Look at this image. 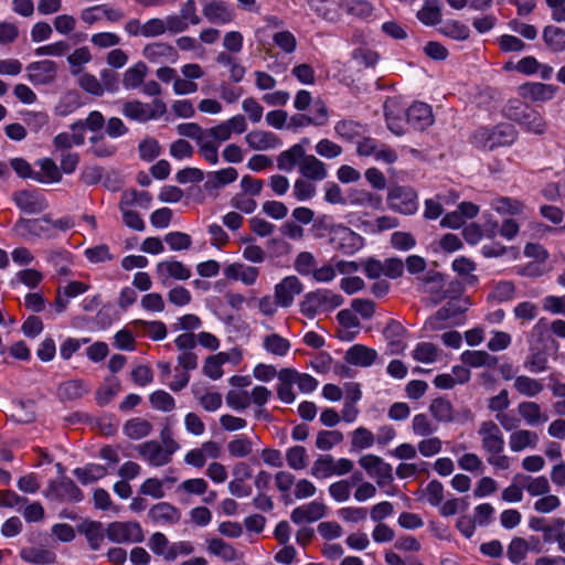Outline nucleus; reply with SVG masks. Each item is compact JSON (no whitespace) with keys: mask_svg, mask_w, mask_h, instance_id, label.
<instances>
[{"mask_svg":"<svg viewBox=\"0 0 565 565\" xmlns=\"http://www.w3.org/2000/svg\"><path fill=\"white\" fill-rule=\"evenodd\" d=\"M497 213L501 215V224L497 223L499 233L508 241H512L520 231V221L526 216L525 205L508 196L497 199Z\"/></svg>","mask_w":565,"mask_h":565,"instance_id":"1","label":"nucleus"},{"mask_svg":"<svg viewBox=\"0 0 565 565\" xmlns=\"http://www.w3.org/2000/svg\"><path fill=\"white\" fill-rule=\"evenodd\" d=\"M503 114L519 121L529 132L542 135L546 130V121L542 114L529 107H524L519 99L510 100L503 108Z\"/></svg>","mask_w":565,"mask_h":565,"instance_id":"2","label":"nucleus"},{"mask_svg":"<svg viewBox=\"0 0 565 565\" xmlns=\"http://www.w3.org/2000/svg\"><path fill=\"white\" fill-rule=\"evenodd\" d=\"M166 111L167 105L160 98H154L150 105L140 100H130L125 103L122 107V115L138 122L158 119L163 116Z\"/></svg>","mask_w":565,"mask_h":565,"instance_id":"3","label":"nucleus"},{"mask_svg":"<svg viewBox=\"0 0 565 565\" xmlns=\"http://www.w3.org/2000/svg\"><path fill=\"white\" fill-rule=\"evenodd\" d=\"M331 243L334 248L345 256H352L364 247L363 236L343 224L333 225L331 228Z\"/></svg>","mask_w":565,"mask_h":565,"instance_id":"4","label":"nucleus"},{"mask_svg":"<svg viewBox=\"0 0 565 565\" xmlns=\"http://www.w3.org/2000/svg\"><path fill=\"white\" fill-rule=\"evenodd\" d=\"M387 205L396 213L413 215L418 210L417 193L411 186L395 185L387 193Z\"/></svg>","mask_w":565,"mask_h":565,"instance_id":"5","label":"nucleus"},{"mask_svg":"<svg viewBox=\"0 0 565 565\" xmlns=\"http://www.w3.org/2000/svg\"><path fill=\"white\" fill-rule=\"evenodd\" d=\"M106 536L114 543H141L145 540L143 530L137 521H114L106 527Z\"/></svg>","mask_w":565,"mask_h":565,"instance_id":"6","label":"nucleus"},{"mask_svg":"<svg viewBox=\"0 0 565 565\" xmlns=\"http://www.w3.org/2000/svg\"><path fill=\"white\" fill-rule=\"evenodd\" d=\"M51 223V215L45 214L41 218H25L20 217L13 226L15 233L21 237H38L45 239H53L56 233L49 226Z\"/></svg>","mask_w":565,"mask_h":565,"instance_id":"7","label":"nucleus"},{"mask_svg":"<svg viewBox=\"0 0 565 565\" xmlns=\"http://www.w3.org/2000/svg\"><path fill=\"white\" fill-rule=\"evenodd\" d=\"M47 491V497L58 502L78 503L85 498L81 488L67 476L51 480Z\"/></svg>","mask_w":565,"mask_h":565,"instance_id":"8","label":"nucleus"},{"mask_svg":"<svg viewBox=\"0 0 565 565\" xmlns=\"http://www.w3.org/2000/svg\"><path fill=\"white\" fill-rule=\"evenodd\" d=\"M12 201L25 214H39L49 207L47 200L39 189H23L13 192Z\"/></svg>","mask_w":565,"mask_h":565,"instance_id":"9","label":"nucleus"},{"mask_svg":"<svg viewBox=\"0 0 565 565\" xmlns=\"http://www.w3.org/2000/svg\"><path fill=\"white\" fill-rule=\"evenodd\" d=\"M405 122L414 130L424 131L435 122L433 108L429 104L416 100L405 111Z\"/></svg>","mask_w":565,"mask_h":565,"instance_id":"10","label":"nucleus"},{"mask_svg":"<svg viewBox=\"0 0 565 565\" xmlns=\"http://www.w3.org/2000/svg\"><path fill=\"white\" fill-rule=\"evenodd\" d=\"M26 78L33 85H49L56 79L57 65L52 60L35 61L26 66Z\"/></svg>","mask_w":565,"mask_h":565,"instance_id":"11","label":"nucleus"},{"mask_svg":"<svg viewBox=\"0 0 565 565\" xmlns=\"http://www.w3.org/2000/svg\"><path fill=\"white\" fill-rule=\"evenodd\" d=\"M303 290V284L297 276H287L275 286L276 303L281 308H289L295 296L300 295Z\"/></svg>","mask_w":565,"mask_h":565,"instance_id":"12","label":"nucleus"},{"mask_svg":"<svg viewBox=\"0 0 565 565\" xmlns=\"http://www.w3.org/2000/svg\"><path fill=\"white\" fill-rule=\"evenodd\" d=\"M202 13L213 24L224 25L235 18L234 8L223 0H209L203 4Z\"/></svg>","mask_w":565,"mask_h":565,"instance_id":"13","label":"nucleus"},{"mask_svg":"<svg viewBox=\"0 0 565 565\" xmlns=\"http://www.w3.org/2000/svg\"><path fill=\"white\" fill-rule=\"evenodd\" d=\"M557 86L540 82L526 83L519 87V94L522 98L534 102L545 103L555 97Z\"/></svg>","mask_w":565,"mask_h":565,"instance_id":"14","label":"nucleus"},{"mask_svg":"<svg viewBox=\"0 0 565 565\" xmlns=\"http://www.w3.org/2000/svg\"><path fill=\"white\" fill-rule=\"evenodd\" d=\"M148 518L156 525H173L179 523L181 511L173 504L162 501L149 509Z\"/></svg>","mask_w":565,"mask_h":565,"instance_id":"15","label":"nucleus"},{"mask_svg":"<svg viewBox=\"0 0 565 565\" xmlns=\"http://www.w3.org/2000/svg\"><path fill=\"white\" fill-rule=\"evenodd\" d=\"M377 358L379 354L375 349L360 343L350 347L344 354V361L348 364L360 367L372 366L376 362Z\"/></svg>","mask_w":565,"mask_h":565,"instance_id":"16","label":"nucleus"},{"mask_svg":"<svg viewBox=\"0 0 565 565\" xmlns=\"http://www.w3.org/2000/svg\"><path fill=\"white\" fill-rule=\"evenodd\" d=\"M467 310L468 307L466 302L462 305V301L459 298L452 297V299H449L436 311L429 322L434 329L441 328L440 326H435V322L439 321L450 320L454 323H458L457 319L461 318Z\"/></svg>","mask_w":565,"mask_h":565,"instance_id":"17","label":"nucleus"},{"mask_svg":"<svg viewBox=\"0 0 565 565\" xmlns=\"http://www.w3.org/2000/svg\"><path fill=\"white\" fill-rule=\"evenodd\" d=\"M139 454L147 459L150 465L161 467L169 463L174 454V449H164L158 441L150 440L139 446Z\"/></svg>","mask_w":565,"mask_h":565,"instance_id":"18","label":"nucleus"},{"mask_svg":"<svg viewBox=\"0 0 565 565\" xmlns=\"http://www.w3.org/2000/svg\"><path fill=\"white\" fill-rule=\"evenodd\" d=\"M327 513V508L322 502L311 501L308 504L295 508L291 511L290 520L295 524L303 522H316L322 519Z\"/></svg>","mask_w":565,"mask_h":565,"instance_id":"19","label":"nucleus"},{"mask_svg":"<svg viewBox=\"0 0 565 565\" xmlns=\"http://www.w3.org/2000/svg\"><path fill=\"white\" fill-rule=\"evenodd\" d=\"M142 55L150 63H158L161 60L174 63L178 58L177 50L166 42H153L147 44L142 50Z\"/></svg>","mask_w":565,"mask_h":565,"instance_id":"20","label":"nucleus"},{"mask_svg":"<svg viewBox=\"0 0 565 565\" xmlns=\"http://www.w3.org/2000/svg\"><path fill=\"white\" fill-rule=\"evenodd\" d=\"M76 530L84 534L92 551H98L106 536L103 523L94 520H85L76 526Z\"/></svg>","mask_w":565,"mask_h":565,"instance_id":"21","label":"nucleus"},{"mask_svg":"<svg viewBox=\"0 0 565 565\" xmlns=\"http://www.w3.org/2000/svg\"><path fill=\"white\" fill-rule=\"evenodd\" d=\"M157 274L166 281L167 278L186 280L191 277V270L183 263L177 259H167L157 264Z\"/></svg>","mask_w":565,"mask_h":565,"instance_id":"22","label":"nucleus"},{"mask_svg":"<svg viewBox=\"0 0 565 565\" xmlns=\"http://www.w3.org/2000/svg\"><path fill=\"white\" fill-rule=\"evenodd\" d=\"M19 556L25 563L33 565H52L56 563V554L44 547H22Z\"/></svg>","mask_w":565,"mask_h":565,"instance_id":"23","label":"nucleus"},{"mask_svg":"<svg viewBox=\"0 0 565 565\" xmlns=\"http://www.w3.org/2000/svg\"><path fill=\"white\" fill-rule=\"evenodd\" d=\"M246 141L252 149L267 150L275 149L281 146V139L271 131H250L246 136Z\"/></svg>","mask_w":565,"mask_h":565,"instance_id":"24","label":"nucleus"},{"mask_svg":"<svg viewBox=\"0 0 565 565\" xmlns=\"http://www.w3.org/2000/svg\"><path fill=\"white\" fill-rule=\"evenodd\" d=\"M206 177L207 179L204 183V189L211 192L236 181L238 172L235 168L228 167L218 171L207 172Z\"/></svg>","mask_w":565,"mask_h":565,"instance_id":"25","label":"nucleus"},{"mask_svg":"<svg viewBox=\"0 0 565 565\" xmlns=\"http://www.w3.org/2000/svg\"><path fill=\"white\" fill-rule=\"evenodd\" d=\"M518 412L524 422L532 427L545 424L548 416L542 411L541 405L535 402H522L518 406Z\"/></svg>","mask_w":565,"mask_h":565,"instance_id":"26","label":"nucleus"},{"mask_svg":"<svg viewBox=\"0 0 565 565\" xmlns=\"http://www.w3.org/2000/svg\"><path fill=\"white\" fill-rule=\"evenodd\" d=\"M36 166L41 171H35L34 181L39 183H57L62 180V173L55 161L51 158H42L36 160Z\"/></svg>","mask_w":565,"mask_h":565,"instance_id":"27","label":"nucleus"},{"mask_svg":"<svg viewBox=\"0 0 565 565\" xmlns=\"http://www.w3.org/2000/svg\"><path fill=\"white\" fill-rule=\"evenodd\" d=\"M348 204L383 210V199L380 194L360 189H351L349 191Z\"/></svg>","mask_w":565,"mask_h":565,"instance_id":"28","label":"nucleus"},{"mask_svg":"<svg viewBox=\"0 0 565 565\" xmlns=\"http://www.w3.org/2000/svg\"><path fill=\"white\" fill-rule=\"evenodd\" d=\"M306 156L301 143H296L289 149L282 151L277 158V167L282 171H291L298 163H301Z\"/></svg>","mask_w":565,"mask_h":565,"instance_id":"29","label":"nucleus"},{"mask_svg":"<svg viewBox=\"0 0 565 565\" xmlns=\"http://www.w3.org/2000/svg\"><path fill=\"white\" fill-rule=\"evenodd\" d=\"M83 105L79 92L76 89H70L60 97L58 103L55 106V115L58 117H66Z\"/></svg>","mask_w":565,"mask_h":565,"instance_id":"30","label":"nucleus"},{"mask_svg":"<svg viewBox=\"0 0 565 565\" xmlns=\"http://www.w3.org/2000/svg\"><path fill=\"white\" fill-rule=\"evenodd\" d=\"M300 173L309 180L321 181L327 177L326 164L315 156H305L300 163Z\"/></svg>","mask_w":565,"mask_h":565,"instance_id":"31","label":"nucleus"},{"mask_svg":"<svg viewBox=\"0 0 565 565\" xmlns=\"http://www.w3.org/2000/svg\"><path fill=\"white\" fill-rule=\"evenodd\" d=\"M73 475L82 484L86 486L103 479L107 475V468L99 463L89 462L84 467L75 468Z\"/></svg>","mask_w":565,"mask_h":565,"instance_id":"32","label":"nucleus"},{"mask_svg":"<svg viewBox=\"0 0 565 565\" xmlns=\"http://www.w3.org/2000/svg\"><path fill=\"white\" fill-rule=\"evenodd\" d=\"M88 392L83 380H70L60 384L57 394L61 401H75Z\"/></svg>","mask_w":565,"mask_h":565,"instance_id":"33","label":"nucleus"},{"mask_svg":"<svg viewBox=\"0 0 565 565\" xmlns=\"http://www.w3.org/2000/svg\"><path fill=\"white\" fill-rule=\"evenodd\" d=\"M207 551L225 563L233 562L237 558V552L234 546L220 537L207 540Z\"/></svg>","mask_w":565,"mask_h":565,"instance_id":"34","label":"nucleus"},{"mask_svg":"<svg viewBox=\"0 0 565 565\" xmlns=\"http://www.w3.org/2000/svg\"><path fill=\"white\" fill-rule=\"evenodd\" d=\"M417 19L427 26L441 22V11L438 0H425L422 9L416 14Z\"/></svg>","mask_w":565,"mask_h":565,"instance_id":"35","label":"nucleus"},{"mask_svg":"<svg viewBox=\"0 0 565 565\" xmlns=\"http://www.w3.org/2000/svg\"><path fill=\"white\" fill-rule=\"evenodd\" d=\"M539 539L533 536L529 541L521 537L513 539L508 548L509 558L513 563H520L524 559L529 550L531 547L534 548L536 545H539Z\"/></svg>","mask_w":565,"mask_h":565,"instance_id":"36","label":"nucleus"},{"mask_svg":"<svg viewBox=\"0 0 565 565\" xmlns=\"http://www.w3.org/2000/svg\"><path fill=\"white\" fill-rule=\"evenodd\" d=\"M148 67L143 62H137L126 70L122 77V85L126 89H135L141 86L147 75Z\"/></svg>","mask_w":565,"mask_h":565,"instance_id":"37","label":"nucleus"},{"mask_svg":"<svg viewBox=\"0 0 565 565\" xmlns=\"http://www.w3.org/2000/svg\"><path fill=\"white\" fill-rule=\"evenodd\" d=\"M537 440L539 437L534 431L521 429L511 434L509 445L513 451H522L527 447L534 448Z\"/></svg>","mask_w":565,"mask_h":565,"instance_id":"38","label":"nucleus"},{"mask_svg":"<svg viewBox=\"0 0 565 565\" xmlns=\"http://www.w3.org/2000/svg\"><path fill=\"white\" fill-rule=\"evenodd\" d=\"M152 429V425L147 419L135 417L126 422L124 433L130 439H141L147 437Z\"/></svg>","mask_w":565,"mask_h":565,"instance_id":"39","label":"nucleus"},{"mask_svg":"<svg viewBox=\"0 0 565 565\" xmlns=\"http://www.w3.org/2000/svg\"><path fill=\"white\" fill-rule=\"evenodd\" d=\"M470 142L480 150L491 151L494 149V128L481 126L477 128L471 137Z\"/></svg>","mask_w":565,"mask_h":565,"instance_id":"40","label":"nucleus"},{"mask_svg":"<svg viewBox=\"0 0 565 565\" xmlns=\"http://www.w3.org/2000/svg\"><path fill=\"white\" fill-rule=\"evenodd\" d=\"M513 385L521 395L526 397H535L544 390L541 380L532 379L526 375L516 376Z\"/></svg>","mask_w":565,"mask_h":565,"instance_id":"41","label":"nucleus"},{"mask_svg":"<svg viewBox=\"0 0 565 565\" xmlns=\"http://www.w3.org/2000/svg\"><path fill=\"white\" fill-rule=\"evenodd\" d=\"M364 130V126L361 122L351 119L339 120L334 126L335 134L348 141L360 137Z\"/></svg>","mask_w":565,"mask_h":565,"instance_id":"42","label":"nucleus"},{"mask_svg":"<svg viewBox=\"0 0 565 565\" xmlns=\"http://www.w3.org/2000/svg\"><path fill=\"white\" fill-rule=\"evenodd\" d=\"M228 361V354L218 352L215 355L206 358L202 372L211 380H218L223 375L222 365Z\"/></svg>","mask_w":565,"mask_h":565,"instance_id":"43","label":"nucleus"},{"mask_svg":"<svg viewBox=\"0 0 565 565\" xmlns=\"http://www.w3.org/2000/svg\"><path fill=\"white\" fill-rule=\"evenodd\" d=\"M543 40L551 51L555 53L565 51V30L548 25L543 31Z\"/></svg>","mask_w":565,"mask_h":565,"instance_id":"44","label":"nucleus"},{"mask_svg":"<svg viewBox=\"0 0 565 565\" xmlns=\"http://www.w3.org/2000/svg\"><path fill=\"white\" fill-rule=\"evenodd\" d=\"M264 349L277 356H285L290 350V341L278 333H271L265 337Z\"/></svg>","mask_w":565,"mask_h":565,"instance_id":"45","label":"nucleus"},{"mask_svg":"<svg viewBox=\"0 0 565 565\" xmlns=\"http://www.w3.org/2000/svg\"><path fill=\"white\" fill-rule=\"evenodd\" d=\"M438 32L447 38H450L452 40L457 41H465L470 35L469 28L457 21V20H449L444 22L439 28Z\"/></svg>","mask_w":565,"mask_h":565,"instance_id":"46","label":"nucleus"},{"mask_svg":"<svg viewBox=\"0 0 565 565\" xmlns=\"http://www.w3.org/2000/svg\"><path fill=\"white\" fill-rule=\"evenodd\" d=\"M429 411L433 417L438 422L447 423L454 419V408L450 401L447 398H435L429 406Z\"/></svg>","mask_w":565,"mask_h":565,"instance_id":"47","label":"nucleus"},{"mask_svg":"<svg viewBox=\"0 0 565 565\" xmlns=\"http://www.w3.org/2000/svg\"><path fill=\"white\" fill-rule=\"evenodd\" d=\"M460 360L470 367L491 366L494 363V358L486 351L466 350L461 353Z\"/></svg>","mask_w":565,"mask_h":565,"instance_id":"48","label":"nucleus"},{"mask_svg":"<svg viewBox=\"0 0 565 565\" xmlns=\"http://www.w3.org/2000/svg\"><path fill=\"white\" fill-rule=\"evenodd\" d=\"M227 450L232 457L244 458L252 452L253 443L249 437L244 434L236 435L235 438L227 444Z\"/></svg>","mask_w":565,"mask_h":565,"instance_id":"49","label":"nucleus"},{"mask_svg":"<svg viewBox=\"0 0 565 565\" xmlns=\"http://www.w3.org/2000/svg\"><path fill=\"white\" fill-rule=\"evenodd\" d=\"M105 125V117L98 110H92L85 120L78 119L71 125V129L90 130L93 132L100 130Z\"/></svg>","mask_w":565,"mask_h":565,"instance_id":"50","label":"nucleus"},{"mask_svg":"<svg viewBox=\"0 0 565 565\" xmlns=\"http://www.w3.org/2000/svg\"><path fill=\"white\" fill-rule=\"evenodd\" d=\"M412 356L420 363H434L438 356V348L431 342H419L413 350Z\"/></svg>","mask_w":565,"mask_h":565,"instance_id":"51","label":"nucleus"},{"mask_svg":"<svg viewBox=\"0 0 565 565\" xmlns=\"http://www.w3.org/2000/svg\"><path fill=\"white\" fill-rule=\"evenodd\" d=\"M310 9L327 21H335L338 11L333 0H308Z\"/></svg>","mask_w":565,"mask_h":565,"instance_id":"52","label":"nucleus"},{"mask_svg":"<svg viewBox=\"0 0 565 565\" xmlns=\"http://www.w3.org/2000/svg\"><path fill=\"white\" fill-rule=\"evenodd\" d=\"M300 312L308 319H313L321 311L319 291H309L299 303Z\"/></svg>","mask_w":565,"mask_h":565,"instance_id":"53","label":"nucleus"},{"mask_svg":"<svg viewBox=\"0 0 565 565\" xmlns=\"http://www.w3.org/2000/svg\"><path fill=\"white\" fill-rule=\"evenodd\" d=\"M118 319L119 316L115 306L106 303L97 311L94 322L99 330H106Z\"/></svg>","mask_w":565,"mask_h":565,"instance_id":"54","label":"nucleus"},{"mask_svg":"<svg viewBox=\"0 0 565 565\" xmlns=\"http://www.w3.org/2000/svg\"><path fill=\"white\" fill-rule=\"evenodd\" d=\"M407 329L397 320L390 319L383 330V335L390 341L391 347H399Z\"/></svg>","mask_w":565,"mask_h":565,"instance_id":"55","label":"nucleus"},{"mask_svg":"<svg viewBox=\"0 0 565 565\" xmlns=\"http://www.w3.org/2000/svg\"><path fill=\"white\" fill-rule=\"evenodd\" d=\"M286 460L289 468L302 470L307 467L308 455L303 446H292L286 451Z\"/></svg>","mask_w":565,"mask_h":565,"instance_id":"56","label":"nucleus"},{"mask_svg":"<svg viewBox=\"0 0 565 565\" xmlns=\"http://www.w3.org/2000/svg\"><path fill=\"white\" fill-rule=\"evenodd\" d=\"M149 402L154 409L171 412L175 407V401L171 394L163 390H157L149 395Z\"/></svg>","mask_w":565,"mask_h":565,"instance_id":"57","label":"nucleus"},{"mask_svg":"<svg viewBox=\"0 0 565 565\" xmlns=\"http://www.w3.org/2000/svg\"><path fill=\"white\" fill-rule=\"evenodd\" d=\"M310 473L317 479L330 478L333 476V457L331 455L319 456L312 467Z\"/></svg>","mask_w":565,"mask_h":565,"instance_id":"58","label":"nucleus"},{"mask_svg":"<svg viewBox=\"0 0 565 565\" xmlns=\"http://www.w3.org/2000/svg\"><path fill=\"white\" fill-rule=\"evenodd\" d=\"M524 488L531 497L545 495L550 493L551 487L546 477H525Z\"/></svg>","mask_w":565,"mask_h":565,"instance_id":"59","label":"nucleus"},{"mask_svg":"<svg viewBox=\"0 0 565 565\" xmlns=\"http://www.w3.org/2000/svg\"><path fill=\"white\" fill-rule=\"evenodd\" d=\"M343 441V434L340 430H320L317 435L316 447L320 450H330Z\"/></svg>","mask_w":565,"mask_h":565,"instance_id":"60","label":"nucleus"},{"mask_svg":"<svg viewBox=\"0 0 565 565\" xmlns=\"http://www.w3.org/2000/svg\"><path fill=\"white\" fill-rule=\"evenodd\" d=\"M85 258L92 264L105 263L114 259L107 244H99L84 250Z\"/></svg>","mask_w":565,"mask_h":565,"instance_id":"61","label":"nucleus"},{"mask_svg":"<svg viewBox=\"0 0 565 565\" xmlns=\"http://www.w3.org/2000/svg\"><path fill=\"white\" fill-rule=\"evenodd\" d=\"M138 151L141 160L151 162L159 157L161 147L157 139L146 138L139 142Z\"/></svg>","mask_w":565,"mask_h":565,"instance_id":"62","label":"nucleus"},{"mask_svg":"<svg viewBox=\"0 0 565 565\" xmlns=\"http://www.w3.org/2000/svg\"><path fill=\"white\" fill-rule=\"evenodd\" d=\"M164 242L169 245L171 250L175 252L189 249L192 245L191 236L179 231H173L166 234Z\"/></svg>","mask_w":565,"mask_h":565,"instance_id":"63","label":"nucleus"},{"mask_svg":"<svg viewBox=\"0 0 565 565\" xmlns=\"http://www.w3.org/2000/svg\"><path fill=\"white\" fill-rule=\"evenodd\" d=\"M374 441H375V437H374L373 433L365 427H362V426L358 427L352 433L351 444H352L353 449H358V450L367 449L373 446Z\"/></svg>","mask_w":565,"mask_h":565,"instance_id":"64","label":"nucleus"}]
</instances>
